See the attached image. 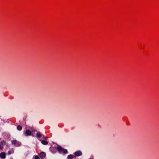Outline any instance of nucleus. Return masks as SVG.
I'll list each match as a JSON object with an SVG mask.
<instances>
[{
	"instance_id": "10",
	"label": "nucleus",
	"mask_w": 159,
	"mask_h": 159,
	"mask_svg": "<svg viewBox=\"0 0 159 159\" xmlns=\"http://www.w3.org/2000/svg\"><path fill=\"white\" fill-rule=\"evenodd\" d=\"M11 143H12V144H14V145L16 144H17V141L16 140H12L11 141Z\"/></svg>"
},
{
	"instance_id": "11",
	"label": "nucleus",
	"mask_w": 159,
	"mask_h": 159,
	"mask_svg": "<svg viewBox=\"0 0 159 159\" xmlns=\"http://www.w3.org/2000/svg\"><path fill=\"white\" fill-rule=\"evenodd\" d=\"M6 143V142L4 140L2 141L1 142V143L2 145H5Z\"/></svg>"
},
{
	"instance_id": "16",
	"label": "nucleus",
	"mask_w": 159,
	"mask_h": 159,
	"mask_svg": "<svg viewBox=\"0 0 159 159\" xmlns=\"http://www.w3.org/2000/svg\"><path fill=\"white\" fill-rule=\"evenodd\" d=\"M3 148L2 146L0 144V150L2 149Z\"/></svg>"
},
{
	"instance_id": "7",
	"label": "nucleus",
	"mask_w": 159,
	"mask_h": 159,
	"mask_svg": "<svg viewBox=\"0 0 159 159\" xmlns=\"http://www.w3.org/2000/svg\"><path fill=\"white\" fill-rule=\"evenodd\" d=\"M41 143L43 145H46L48 144V143L47 141L46 140H43L41 141Z\"/></svg>"
},
{
	"instance_id": "8",
	"label": "nucleus",
	"mask_w": 159,
	"mask_h": 159,
	"mask_svg": "<svg viewBox=\"0 0 159 159\" xmlns=\"http://www.w3.org/2000/svg\"><path fill=\"white\" fill-rule=\"evenodd\" d=\"M74 157V156L72 155H69L67 157L68 159H72Z\"/></svg>"
},
{
	"instance_id": "12",
	"label": "nucleus",
	"mask_w": 159,
	"mask_h": 159,
	"mask_svg": "<svg viewBox=\"0 0 159 159\" xmlns=\"http://www.w3.org/2000/svg\"><path fill=\"white\" fill-rule=\"evenodd\" d=\"M16 144L17 145V146H19L21 145V143L20 142H17V144Z\"/></svg>"
},
{
	"instance_id": "17",
	"label": "nucleus",
	"mask_w": 159,
	"mask_h": 159,
	"mask_svg": "<svg viewBox=\"0 0 159 159\" xmlns=\"http://www.w3.org/2000/svg\"><path fill=\"white\" fill-rule=\"evenodd\" d=\"M89 159H93V158H90Z\"/></svg>"
},
{
	"instance_id": "5",
	"label": "nucleus",
	"mask_w": 159,
	"mask_h": 159,
	"mask_svg": "<svg viewBox=\"0 0 159 159\" xmlns=\"http://www.w3.org/2000/svg\"><path fill=\"white\" fill-rule=\"evenodd\" d=\"M74 154L75 156H80L82 155V153L80 151H78L76 152Z\"/></svg>"
},
{
	"instance_id": "9",
	"label": "nucleus",
	"mask_w": 159,
	"mask_h": 159,
	"mask_svg": "<svg viewBox=\"0 0 159 159\" xmlns=\"http://www.w3.org/2000/svg\"><path fill=\"white\" fill-rule=\"evenodd\" d=\"M17 129L18 130L20 131L22 129V127L20 125H18L17 126Z\"/></svg>"
},
{
	"instance_id": "13",
	"label": "nucleus",
	"mask_w": 159,
	"mask_h": 159,
	"mask_svg": "<svg viewBox=\"0 0 159 159\" xmlns=\"http://www.w3.org/2000/svg\"><path fill=\"white\" fill-rule=\"evenodd\" d=\"M34 159H39V157H38V156L37 155V156H35V157H34Z\"/></svg>"
},
{
	"instance_id": "2",
	"label": "nucleus",
	"mask_w": 159,
	"mask_h": 159,
	"mask_svg": "<svg viewBox=\"0 0 159 159\" xmlns=\"http://www.w3.org/2000/svg\"><path fill=\"white\" fill-rule=\"evenodd\" d=\"M46 153L43 152H41L39 154V156L42 159H43L46 157Z\"/></svg>"
},
{
	"instance_id": "15",
	"label": "nucleus",
	"mask_w": 159,
	"mask_h": 159,
	"mask_svg": "<svg viewBox=\"0 0 159 159\" xmlns=\"http://www.w3.org/2000/svg\"><path fill=\"white\" fill-rule=\"evenodd\" d=\"M48 138L47 137H44V136H43V138L45 139H46V140Z\"/></svg>"
},
{
	"instance_id": "4",
	"label": "nucleus",
	"mask_w": 159,
	"mask_h": 159,
	"mask_svg": "<svg viewBox=\"0 0 159 159\" xmlns=\"http://www.w3.org/2000/svg\"><path fill=\"white\" fill-rule=\"evenodd\" d=\"M0 157L3 159H5L6 157V153L4 152L1 153H0Z\"/></svg>"
},
{
	"instance_id": "14",
	"label": "nucleus",
	"mask_w": 159,
	"mask_h": 159,
	"mask_svg": "<svg viewBox=\"0 0 159 159\" xmlns=\"http://www.w3.org/2000/svg\"><path fill=\"white\" fill-rule=\"evenodd\" d=\"M11 154V152L10 151H9L7 152V154L8 155H10Z\"/></svg>"
},
{
	"instance_id": "1",
	"label": "nucleus",
	"mask_w": 159,
	"mask_h": 159,
	"mask_svg": "<svg viewBox=\"0 0 159 159\" xmlns=\"http://www.w3.org/2000/svg\"><path fill=\"white\" fill-rule=\"evenodd\" d=\"M57 150L60 153H61L62 152L64 154H66L68 153V151L67 149L63 148L60 145H58L57 146Z\"/></svg>"
},
{
	"instance_id": "3",
	"label": "nucleus",
	"mask_w": 159,
	"mask_h": 159,
	"mask_svg": "<svg viewBox=\"0 0 159 159\" xmlns=\"http://www.w3.org/2000/svg\"><path fill=\"white\" fill-rule=\"evenodd\" d=\"M31 134V131L29 129L26 130L25 132V136H30Z\"/></svg>"
},
{
	"instance_id": "6",
	"label": "nucleus",
	"mask_w": 159,
	"mask_h": 159,
	"mask_svg": "<svg viewBox=\"0 0 159 159\" xmlns=\"http://www.w3.org/2000/svg\"><path fill=\"white\" fill-rule=\"evenodd\" d=\"M36 136L38 138H40L42 136V134L40 132H37L36 134Z\"/></svg>"
}]
</instances>
